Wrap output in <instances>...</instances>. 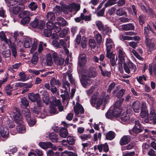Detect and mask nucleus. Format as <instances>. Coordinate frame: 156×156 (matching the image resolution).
I'll use <instances>...</instances> for the list:
<instances>
[{
    "label": "nucleus",
    "instance_id": "nucleus-36",
    "mask_svg": "<svg viewBox=\"0 0 156 156\" xmlns=\"http://www.w3.org/2000/svg\"><path fill=\"white\" fill-rule=\"evenodd\" d=\"M55 64L57 66H61L63 65L64 59L62 58H58L57 59H55L54 61Z\"/></svg>",
    "mask_w": 156,
    "mask_h": 156
},
{
    "label": "nucleus",
    "instance_id": "nucleus-59",
    "mask_svg": "<svg viewBox=\"0 0 156 156\" xmlns=\"http://www.w3.org/2000/svg\"><path fill=\"white\" fill-rule=\"evenodd\" d=\"M156 115L154 110L153 109H151L149 115H148V117H149V120H152L153 118Z\"/></svg>",
    "mask_w": 156,
    "mask_h": 156
},
{
    "label": "nucleus",
    "instance_id": "nucleus-15",
    "mask_svg": "<svg viewBox=\"0 0 156 156\" xmlns=\"http://www.w3.org/2000/svg\"><path fill=\"white\" fill-rule=\"evenodd\" d=\"M152 39H149L147 37L145 39L146 45L148 47V50L150 51L154 50L155 49L154 43L151 42Z\"/></svg>",
    "mask_w": 156,
    "mask_h": 156
},
{
    "label": "nucleus",
    "instance_id": "nucleus-41",
    "mask_svg": "<svg viewBox=\"0 0 156 156\" xmlns=\"http://www.w3.org/2000/svg\"><path fill=\"white\" fill-rule=\"evenodd\" d=\"M46 63L48 66H51L53 64L51 55L50 54H48L47 55Z\"/></svg>",
    "mask_w": 156,
    "mask_h": 156
},
{
    "label": "nucleus",
    "instance_id": "nucleus-19",
    "mask_svg": "<svg viewBox=\"0 0 156 156\" xmlns=\"http://www.w3.org/2000/svg\"><path fill=\"white\" fill-rule=\"evenodd\" d=\"M87 78H94L97 76V73L96 71L93 69H89L87 72L86 75Z\"/></svg>",
    "mask_w": 156,
    "mask_h": 156
},
{
    "label": "nucleus",
    "instance_id": "nucleus-20",
    "mask_svg": "<svg viewBox=\"0 0 156 156\" xmlns=\"http://www.w3.org/2000/svg\"><path fill=\"white\" fill-rule=\"evenodd\" d=\"M33 84L31 83H17L15 84L16 87H25V88H29L32 87Z\"/></svg>",
    "mask_w": 156,
    "mask_h": 156
},
{
    "label": "nucleus",
    "instance_id": "nucleus-39",
    "mask_svg": "<svg viewBox=\"0 0 156 156\" xmlns=\"http://www.w3.org/2000/svg\"><path fill=\"white\" fill-rule=\"evenodd\" d=\"M28 7L32 11H35L37 8V4L34 2H31L28 5Z\"/></svg>",
    "mask_w": 156,
    "mask_h": 156
},
{
    "label": "nucleus",
    "instance_id": "nucleus-7",
    "mask_svg": "<svg viewBox=\"0 0 156 156\" xmlns=\"http://www.w3.org/2000/svg\"><path fill=\"white\" fill-rule=\"evenodd\" d=\"M73 109L77 117L80 116V115L83 114L84 112L83 107L78 102H76V104L74 105Z\"/></svg>",
    "mask_w": 156,
    "mask_h": 156
},
{
    "label": "nucleus",
    "instance_id": "nucleus-47",
    "mask_svg": "<svg viewBox=\"0 0 156 156\" xmlns=\"http://www.w3.org/2000/svg\"><path fill=\"white\" fill-rule=\"evenodd\" d=\"M91 137V136L90 134H83L79 136V137L83 141L87 140Z\"/></svg>",
    "mask_w": 156,
    "mask_h": 156
},
{
    "label": "nucleus",
    "instance_id": "nucleus-34",
    "mask_svg": "<svg viewBox=\"0 0 156 156\" xmlns=\"http://www.w3.org/2000/svg\"><path fill=\"white\" fill-rule=\"evenodd\" d=\"M115 137V133L112 131H110L106 135V138L107 140H112Z\"/></svg>",
    "mask_w": 156,
    "mask_h": 156
},
{
    "label": "nucleus",
    "instance_id": "nucleus-33",
    "mask_svg": "<svg viewBox=\"0 0 156 156\" xmlns=\"http://www.w3.org/2000/svg\"><path fill=\"white\" fill-rule=\"evenodd\" d=\"M135 145V143L131 142L126 146L122 147L121 148L122 150V151H125L126 150H131L134 147Z\"/></svg>",
    "mask_w": 156,
    "mask_h": 156
},
{
    "label": "nucleus",
    "instance_id": "nucleus-57",
    "mask_svg": "<svg viewBox=\"0 0 156 156\" xmlns=\"http://www.w3.org/2000/svg\"><path fill=\"white\" fill-rule=\"evenodd\" d=\"M75 142V140L73 136H68L67 138V142L69 144L71 145H73L74 144Z\"/></svg>",
    "mask_w": 156,
    "mask_h": 156
},
{
    "label": "nucleus",
    "instance_id": "nucleus-51",
    "mask_svg": "<svg viewBox=\"0 0 156 156\" xmlns=\"http://www.w3.org/2000/svg\"><path fill=\"white\" fill-rule=\"evenodd\" d=\"M89 44L92 48H95L96 47V41L94 39H90L89 40Z\"/></svg>",
    "mask_w": 156,
    "mask_h": 156
},
{
    "label": "nucleus",
    "instance_id": "nucleus-18",
    "mask_svg": "<svg viewBox=\"0 0 156 156\" xmlns=\"http://www.w3.org/2000/svg\"><path fill=\"white\" fill-rule=\"evenodd\" d=\"M16 129L18 132L20 133H24L26 132V127L24 123L18 124Z\"/></svg>",
    "mask_w": 156,
    "mask_h": 156
},
{
    "label": "nucleus",
    "instance_id": "nucleus-48",
    "mask_svg": "<svg viewBox=\"0 0 156 156\" xmlns=\"http://www.w3.org/2000/svg\"><path fill=\"white\" fill-rule=\"evenodd\" d=\"M106 7H104L98 11H96L95 13L98 16H103L104 15Z\"/></svg>",
    "mask_w": 156,
    "mask_h": 156
},
{
    "label": "nucleus",
    "instance_id": "nucleus-32",
    "mask_svg": "<svg viewBox=\"0 0 156 156\" xmlns=\"http://www.w3.org/2000/svg\"><path fill=\"white\" fill-rule=\"evenodd\" d=\"M101 32L104 35L109 34L112 32V30L111 28L108 26H104L101 31Z\"/></svg>",
    "mask_w": 156,
    "mask_h": 156
},
{
    "label": "nucleus",
    "instance_id": "nucleus-45",
    "mask_svg": "<svg viewBox=\"0 0 156 156\" xmlns=\"http://www.w3.org/2000/svg\"><path fill=\"white\" fill-rule=\"evenodd\" d=\"M116 14L117 15L120 16L126 15V12L122 9H119L116 10Z\"/></svg>",
    "mask_w": 156,
    "mask_h": 156
},
{
    "label": "nucleus",
    "instance_id": "nucleus-40",
    "mask_svg": "<svg viewBox=\"0 0 156 156\" xmlns=\"http://www.w3.org/2000/svg\"><path fill=\"white\" fill-rule=\"evenodd\" d=\"M136 79L137 81L141 84H143L144 83L143 79H144L145 81H146L147 80L146 76L144 75L140 76L138 77H137Z\"/></svg>",
    "mask_w": 156,
    "mask_h": 156
},
{
    "label": "nucleus",
    "instance_id": "nucleus-10",
    "mask_svg": "<svg viewBox=\"0 0 156 156\" xmlns=\"http://www.w3.org/2000/svg\"><path fill=\"white\" fill-rule=\"evenodd\" d=\"M131 140V137L129 135H124L121 138L119 141V144L123 146L127 144Z\"/></svg>",
    "mask_w": 156,
    "mask_h": 156
},
{
    "label": "nucleus",
    "instance_id": "nucleus-9",
    "mask_svg": "<svg viewBox=\"0 0 156 156\" xmlns=\"http://www.w3.org/2000/svg\"><path fill=\"white\" fill-rule=\"evenodd\" d=\"M87 61L86 55L82 53L80 55L78 61V64L80 67H83L85 65Z\"/></svg>",
    "mask_w": 156,
    "mask_h": 156
},
{
    "label": "nucleus",
    "instance_id": "nucleus-4",
    "mask_svg": "<svg viewBox=\"0 0 156 156\" xmlns=\"http://www.w3.org/2000/svg\"><path fill=\"white\" fill-rule=\"evenodd\" d=\"M123 68L125 72L128 74L130 73H133L136 70L135 66L130 60L128 63L124 65Z\"/></svg>",
    "mask_w": 156,
    "mask_h": 156
},
{
    "label": "nucleus",
    "instance_id": "nucleus-21",
    "mask_svg": "<svg viewBox=\"0 0 156 156\" xmlns=\"http://www.w3.org/2000/svg\"><path fill=\"white\" fill-rule=\"evenodd\" d=\"M56 20L57 21V23H58L60 26L64 27L68 25V23L66 20L61 17H58Z\"/></svg>",
    "mask_w": 156,
    "mask_h": 156
},
{
    "label": "nucleus",
    "instance_id": "nucleus-52",
    "mask_svg": "<svg viewBox=\"0 0 156 156\" xmlns=\"http://www.w3.org/2000/svg\"><path fill=\"white\" fill-rule=\"evenodd\" d=\"M61 26H60L57 22H55L54 25L53 29L55 32L56 33L59 32L61 30Z\"/></svg>",
    "mask_w": 156,
    "mask_h": 156
},
{
    "label": "nucleus",
    "instance_id": "nucleus-38",
    "mask_svg": "<svg viewBox=\"0 0 156 156\" xmlns=\"http://www.w3.org/2000/svg\"><path fill=\"white\" fill-rule=\"evenodd\" d=\"M117 51L118 53V58L126 56L125 52L123 51L122 48L120 47L118 48Z\"/></svg>",
    "mask_w": 156,
    "mask_h": 156
},
{
    "label": "nucleus",
    "instance_id": "nucleus-14",
    "mask_svg": "<svg viewBox=\"0 0 156 156\" xmlns=\"http://www.w3.org/2000/svg\"><path fill=\"white\" fill-rule=\"evenodd\" d=\"M82 78L83 79L80 80V81L82 86L85 88L92 83L91 80L87 78L86 76L83 75L82 76Z\"/></svg>",
    "mask_w": 156,
    "mask_h": 156
},
{
    "label": "nucleus",
    "instance_id": "nucleus-29",
    "mask_svg": "<svg viewBox=\"0 0 156 156\" xmlns=\"http://www.w3.org/2000/svg\"><path fill=\"white\" fill-rule=\"evenodd\" d=\"M60 136L61 137L65 138L68 135L67 130L65 128H62L59 131Z\"/></svg>",
    "mask_w": 156,
    "mask_h": 156
},
{
    "label": "nucleus",
    "instance_id": "nucleus-56",
    "mask_svg": "<svg viewBox=\"0 0 156 156\" xmlns=\"http://www.w3.org/2000/svg\"><path fill=\"white\" fill-rule=\"evenodd\" d=\"M51 30L49 29H44V34L45 37H49L51 36L52 32Z\"/></svg>",
    "mask_w": 156,
    "mask_h": 156
},
{
    "label": "nucleus",
    "instance_id": "nucleus-2",
    "mask_svg": "<svg viewBox=\"0 0 156 156\" xmlns=\"http://www.w3.org/2000/svg\"><path fill=\"white\" fill-rule=\"evenodd\" d=\"M37 42L36 39L29 37L25 38L24 43V46L25 48H30L31 46L30 50L31 53H34L37 49Z\"/></svg>",
    "mask_w": 156,
    "mask_h": 156
},
{
    "label": "nucleus",
    "instance_id": "nucleus-55",
    "mask_svg": "<svg viewBox=\"0 0 156 156\" xmlns=\"http://www.w3.org/2000/svg\"><path fill=\"white\" fill-rule=\"evenodd\" d=\"M62 99V101L64 102L69 97V93L67 90H64V94L61 95Z\"/></svg>",
    "mask_w": 156,
    "mask_h": 156
},
{
    "label": "nucleus",
    "instance_id": "nucleus-54",
    "mask_svg": "<svg viewBox=\"0 0 156 156\" xmlns=\"http://www.w3.org/2000/svg\"><path fill=\"white\" fill-rule=\"evenodd\" d=\"M66 74L68 77L70 83L72 84H75V80L73 79L72 74L69 71H67L66 72Z\"/></svg>",
    "mask_w": 156,
    "mask_h": 156
},
{
    "label": "nucleus",
    "instance_id": "nucleus-60",
    "mask_svg": "<svg viewBox=\"0 0 156 156\" xmlns=\"http://www.w3.org/2000/svg\"><path fill=\"white\" fill-rule=\"evenodd\" d=\"M23 18L21 20L20 22L21 24L25 25L28 24L30 21V18L29 17H23Z\"/></svg>",
    "mask_w": 156,
    "mask_h": 156
},
{
    "label": "nucleus",
    "instance_id": "nucleus-8",
    "mask_svg": "<svg viewBox=\"0 0 156 156\" xmlns=\"http://www.w3.org/2000/svg\"><path fill=\"white\" fill-rule=\"evenodd\" d=\"M118 112L113 110H111L108 111L105 114L106 117L108 119H112L113 117H118L120 115V110H118Z\"/></svg>",
    "mask_w": 156,
    "mask_h": 156
},
{
    "label": "nucleus",
    "instance_id": "nucleus-24",
    "mask_svg": "<svg viewBox=\"0 0 156 156\" xmlns=\"http://www.w3.org/2000/svg\"><path fill=\"white\" fill-rule=\"evenodd\" d=\"M119 64H121L122 66V64H123V66L125 64H126L130 60L127 56L119 58Z\"/></svg>",
    "mask_w": 156,
    "mask_h": 156
},
{
    "label": "nucleus",
    "instance_id": "nucleus-3",
    "mask_svg": "<svg viewBox=\"0 0 156 156\" xmlns=\"http://www.w3.org/2000/svg\"><path fill=\"white\" fill-rule=\"evenodd\" d=\"M14 115L13 117L14 121L18 124L24 123L23 118L19 109L16 108L13 112Z\"/></svg>",
    "mask_w": 156,
    "mask_h": 156
},
{
    "label": "nucleus",
    "instance_id": "nucleus-62",
    "mask_svg": "<svg viewBox=\"0 0 156 156\" xmlns=\"http://www.w3.org/2000/svg\"><path fill=\"white\" fill-rule=\"evenodd\" d=\"M111 49L106 50V57L109 58H111L115 57V55L111 51Z\"/></svg>",
    "mask_w": 156,
    "mask_h": 156
},
{
    "label": "nucleus",
    "instance_id": "nucleus-25",
    "mask_svg": "<svg viewBox=\"0 0 156 156\" xmlns=\"http://www.w3.org/2000/svg\"><path fill=\"white\" fill-rule=\"evenodd\" d=\"M49 137L50 140L53 142H56L59 141L58 136L54 133H52L49 135Z\"/></svg>",
    "mask_w": 156,
    "mask_h": 156
},
{
    "label": "nucleus",
    "instance_id": "nucleus-30",
    "mask_svg": "<svg viewBox=\"0 0 156 156\" xmlns=\"http://www.w3.org/2000/svg\"><path fill=\"white\" fill-rule=\"evenodd\" d=\"M94 34L97 42L98 43H100L102 41L101 35L97 31H94Z\"/></svg>",
    "mask_w": 156,
    "mask_h": 156
},
{
    "label": "nucleus",
    "instance_id": "nucleus-42",
    "mask_svg": "<svg viewBox=\"0 0 156 156\" xmlns=\"http://www.w3.org/2000/svg\"><path fill=\"white\" fill-rule=\"evenodd\" d=\"M0 37L2 41H4L7 44H8L9 42H10L9 40L6 38L5 33L3 31H2L0 33Z\"/></svg>",
    "mask_w": 156,
    "mask_h": 156
},
{
    "label": "nucleus",
    "instance_id": "nucleus-53",
    "mask_svg": "<svg viewBox=\"0 0 156 156\" xmlns=\"http://www.w3.org/2000/svg\"><path fill=\"white\" fill-rule=\"evenodd\" d=\"M116 3V1L115 0H109L105 4V7L111 6Z\"/></svg>",
    "mask_w": 156,
    "mask_h": 156
},
{
    "label": "nucleus",
    "instance_id": "nucleus-26",
    "mask_svg": "<svg viewBox=\"0 0 156 156\" xmlns=\"http://www.w3.org/2000/svg\"><path fill=\"white\" fill-rule=\"evenodd\" d=\"M105 45L106 46V50L112 49L113 43L111 38L109 37L107 39Z\"/></svg>",
    "mask_w": 156,
    "mask_h": 156
},
{
    "label": "nucleus",
    "instance_id": "nucleus-49",
    "mask_svg": "<svg viewBox=\"0 0 156 156\" xmlns=\"http://www.w3.org/2000/svg\"><path fill=\"white\" fill-rule=\"evenodd\" d=\"M23 113L25 116L26 120L28 119V118H30L31 117L30 111L28 109L26 108L24 109L23 111Z\"/></svg>",
    "mask_w": 156,
    "mask_h": 156
},
{
    "label": "nucleus",
    "instance_id": "nucleus-64",
    "mask_svg": "<svg viewBox=\"0 0 156 156\" xmlns=\"http://www.w3.org/2000/svg\"><path fill=\"white\" fill-rule=\"evenodd\" d=\"M95 24L98 27V30L100 31L102 30V28L104 27L101 21H96L95 22Z\"/></svg>",
    "mask_w": 156,
    "mask_h": 156
},
{
    "label": "nucleus",
    "instance_id": "nucleus-37",
    "mask_svg": "<svg viewBox=\"0 0 156 156\" xmlns=\"http://www.w3.org/2000/svg\"><path fill=\"white\" fill-rule=\"evenodd\" d=\"M146 19V16L144 14H141L139 16L138 20L140 24L142 26L145 23Z\"/></svg>",
    "mask_w": 156,
    "mask_h": 156
},
{
    "label": "nucleus",
    "instance_id": "nucleus-31",
    "mask_svg": "<svg viewBox=\"0 0 156 156\" xmlns=\"http://www.w3.org/2000/svg\"><path fill=\"white\" fill-rule=\"evenodd\" d=\"M46 17L48 21H54L55 18V14L51 12L47 13Z\"/></svg>",
    "mask_w": 156,
    "mask_h": 156
},
{
    "label": "nucleus",
    "instance_id": "nucleus-13",
    "mask_svg": "<svg viewBox=\"0 0 156 156\" xmlns=\"http://www.w3.org/2000/svg\"><path fill=\"white\" fill-rule=\"evenodd\" d=\"M124 100V99L123 98H121L118 100L115 103L114 107V110H115V111L118 112V109L120 110V113L122 111V110L121 108V105Z\"/></svg>",
    "mask_w": 156,
    "mask_h": 156
},
{
    "label": "nucleus",
    "instance_id": "nucleus-11",
    "mask_svg": "<svg viewBox=\"0 0 156 156\" xmlns=\"http://www.w3.org/2000/svg\"><path fill=\"white\" fill-rule=\"evenodd\" d=\"M0 133L1 136L4 138H8L9 135V132L8 129L2 126H0Z\"/></svg>",
    "mask_w": 156,
    "mask_h": 156
},
{
    "label": "nucleus",
    "instance_id": "nucleus-22",
    "mask_svg": "<svg viewBox=\"0 0 156 156\" xmlns=\"http://www.w3.org/2000/svg\"><path fill=\"white\" fill-rule=\"evenodd\" d=\"M39 145L43 149H46L51 147L52 146V144L50 142L46 143L41 142L39 143Z\"/></svg>",
    "mask_w": 156,
    "mask_h": 156
},
{
    "label": "nucleus",
    "instance_id": "nucleus-16",
    "mask_svg": "<svg viewBox=\"0 0 156 156\" xmlns=\"http://www.w3.org/2000/svg\"><path fill=\"white\" fill-rule=\"evenodd\" d=\"M29 99L32 102H35L40 99V96L38 93L35 94L33 93H30L28 94Z\"/></svg>",
    "mask_w": 156,
    "mask_h": 156
},
{
    "label": "nucleus",
    "instance_id": "nucleus-50",
    "mask_svg": "<svg viewBox=\"0 0 156 156\" xmlns=\"http://www.w3.org/2000/svg\"><path fill=\"white\" fill-rule=\"evenodd\" d=\"M150 28V25L147 24L146 27H145L144 28V34L145 35V39L146 37H147L148 39L149 38L148 34L149 33V29Z\"/></svg>",
    "mask_w": 156,
    "mask_h": 156
},
{
    "label": "nucleus",
    "instance_id": "nucleus-46",
    "mask_svg": "<svg viewBox=\"0 0 156 156\" xmlns=\"http://www.w3.org/2000/svg\"><path fill=\"white\" fill-rule=\"evenodd\" d=\"M11 49L12 51V55L14 58H16L17 56V50L15 45L12 44L11 45Z\"/></svg>",
    "mask_w": 156,
    "mask_h": 156
},
{
    "label": "nucleus",
    "instance_id": "nucleus-1",
    "mask_svg": "<svg viewBox=\"0 0 156 156\" xmlns=\"http://www.w3.org/2000/svg\"><path fill=\"white\" fill-rule=\"evenodd\" d=\"M105 93L103 92L99 97L98 93H94L92 96L90 100V102L92 106L96 107L98 109L102 104V101L105 96Z\"/></svg>",
    "mask_w": 156,
    "mask_h": 156
},
{
    "label": "nucleus",
    "instance_id": "nucleus-63",
    "mask_svg": "<svg viewBox=\"0 0 156 156\" xmlns=\"http://www.w3.org/2000/svg\"><path fill=\"white\" fill-rule=\"evenodd\" d=\"M2 55L5 58H9L11 55V52L9 50H7L2 52Z\"/></svg>",
    "mask_w": 156,
    "mask_h": 156
},
{
    "label": "nucleus",
    "instance_id": "nucleus-6",
    "mask_svg": "<svg viewBox=\"0 0 156 156\" xmlns=\"http://www.w3.org/2000/svg\"><path fill=\"white\" fill-rule=\"evenodd\" d=\"M30 26L33 28H37L40 30H42L45 25V23L43 20L39 21L37 19H35L32 21L30 24Z\"/></svg>",
    "mask_w": 156,
    "mask_h": 156
},
{
    "label": "nucleus",
    "instance_id": "nucleus-17",
    "mask_svg": "<svg viewBox=\"0 0 156 156\" xmlns=\"http://www.w3.org/2000/svg\"><path fill=\"white\" fill-rule=\"evenodd\" d=\"M148 70L151 76L156 75V63L153 62L149 65Z\"/></svg>",
    "mask_w": 156,
    "mask_h": 156
},
{
    "label": "nucleus",
    "instance_id": "nucleus-58",
    "mask_svg": "<svg viewBox=\"0 0 156 156\" xmlns=\"http://www.w3.org/2000/svg\"><path fill=\"white\" fill-rule=\"evenodd\" d=\"M27 120L29 126H34L36 123L35 119L31 117L30 118H28Z\"/></svg>",
    "mask_w": 156,
    "mask_h": 156
},
{
    "label": "nucleus",
    "instance_id": "nucleus-12",
    "mask_svg": "<svg viewBox=\"0 0 156 156\" xmlns=\"http://www.w3.org/2000/svg\"><path fill=\"white\" fill-rule=\"evenodd\" d=\"M140 106L141 103L138 101H134L132 105V107L133 111L136 113H138L140 112Z\"/></svg>",
    "mask_w": 156,
    "mask_h": 156
},
{
    "label": "nucleus",
    "instance_id": "nucleus-23",
    "mask_svg": "<svg viewBox=\"0 0 156 156\" xmlns=\"http://www.w3.org/2000/svg\"><path fill=\"white\" fill-rule=\"evenodd\" d=\"M122 29L125 31L133 30L134 29V26L132 23H129L122 26Z\"/></svg>",
    "mask_w": 156,
    "mask_h": 156
},
{
    "label": "nucleus",
    "instance_id": "nucleus-28",
    "mask_svg": "<svg viewBox=\"0 0 156 156\" xmlns=\"http://www.w3.org/2000/svg\"><path fill=\"white\" fill-rule=\"evenodd\" d=\"M122 38L124 40H137L139 41L140 38L138 36L130 37L129 36H126L125 35H122Z\"/></svg>",
    "mask_w": 156,
    "mask_h": 156
},
{
    "label": "nucleus",
    "instance_id": "nucleus-5",
    "mask_svg": "<svg viewBox=\"0 0 156 156\" xmlns=\"http://www.w3.org/2000/svg\"><path fill=\"white\" fill-rule=\"evenodd\" d=\"M131 122L135 124V126L132 129V131L134 133L137 134L142 131L144 128L141 126L138 120L133 119L131 120Z\"/></svg>",
    "mask_w": 156,
    "mask_h": 156
},
{
    "label": "nucleus",
    "instance_id": "nucleus-43",
    "mask_svg": "<svg viewBox=\"0 0 156 156\" xmlns=\"http://www.w3.org/2000/svg\"><path fill=\"white\" fill-rule=\"evenodd\" d=\"M12 87L10 85H7L5 87V93L8 96H11L12 95V94L11 93L12 91Z\"/></svg>",
    "mask_w": 156,
    "mask_h": 156
},
{
    "label": "nucleus",
    "instance_id": "nucleus-27",
    "mask_svg": "<svg viewBox=\"0 0 156 156\" xmlns=\"http://www.w3.org/2000/svg\"><path fill=\"white\" fill-rule=\"evenodd\" d=\"M42 100L43 102L46 105L48 104L49 97L48 93L45 91L43 92L42 93Z\"/></svg>",
    "mask_w": 156,
    "mask_h": 156
},
{
    "label": "nucleus",
    "instance_id": "nucleus-35",
    "mask_svg": "<svg viewBox=\"0 0 156 156\" xmlns=\"http://www.w3.org/2000/svg\"><path fill=\"white\" fill-rule=\"evenodd\" d=\"M121 119L123 121H127L130 118V115L126 113H123L120 117Z\"/></svg>",
    "mask_w": 156,
    "mask_h": 156
},
{
    "label": "nucleus",
    "instance_id": "nucleus-44",
    "mask_svg": "<svg viewBox=\"0 0 156 156\" xmlns=\"http://www.w3.org/2000/svg\"><path fill=\"white\" fill-rule=\"evenodd\" d=\"M8 6L14 5L17 3V0H5Z\"/></svg>",
    "mask_w": 156,
    "mask_h": 156
},
{
    "label": "nucleus",
    "instance_id": "nucleus-61",
    "mask_svg": "<svg viewBox=\"0 0 156 156\" xmlns=\"http://www.w3.org/2000/svg\"><path fill=\"white\" fill-rule=\"evenodd\" d=\"M30 12L27 11H24L20 14L19 15V17L20 18L29 17Z\"/></svg>",
    "mask_w": 156,
    "mask_h": 156
}]
</instances>
